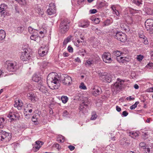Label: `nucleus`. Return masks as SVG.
I'll use <instances>...</instances> for the list:
<instances>
[{
    "label": "nucleus",
    "instance_id": "c85d7f7f",
    "mask_svg": "<svg viewBox=\"0 0 153 153\" xmlns=\"http://www.w3.org/2000/svg\"><path fill=\"white\" fill-rule=\"evenodd\" d=\"M37 114V115H33L32 118V121L34 123L37 122V119L38 118L37 116H39V114H39L38 113Z\"/></svg>",
    "mask_w": 153,
    "mask_h": 153
},
{
    "label": "nucleus",
    "instance_id": "f8f14e48",
    "mask_svg": "<svg viewBox=\"0 0 153 153\" xmlns=\"http://www.w3.org/2000/svg\"><path fill=\"white\" fill-rule=\"evenodd\" d=\"M88 108V105L85 104L84 102H82L80 104L79 108L80 112L84 114L88 111L87 109Z\"/></svg>",
    "mask_w": 153,
    "mask_h": 153
},
{
    "label": "nucleus",
    "instance_id": "c756f323",
    "mask_svg": "<svg viewBox=\"0 0 153 153\" xmlns=\"http://www.w3.org/2000/svg\"><path fill=\"white\" fill-rule=\"evenodd\" d=\"M133 2L138 6H140L142 4V0H133Z\"/></svg>",
    "mask_w": 153,
    "mask_h": 153
},
{
    "label": "nucleus",
    "instance_id": "aec40b11",
    "mask_svg": "<svg viewBox=\"0 0 153 153\" xmlns=\"http://www.w3.org/2000/svg\"><path fill=\"white\" fill-rule=\"evenodd\" d=\"M35 146L33 147V148H35L36 149L34 152H36L39 150L41 146L43 144V143L42 141L38 140L35 142Z\"/></svg>",
    "mask_w": 153,
    "mask_h": 153
},
{
    "label": "nucleus",
    "instance_id": "e2e57ef3",
    "mask_svg": "<svg viewBox=\"0 0 153 153\" xmlns=\"http://www.w3.org/2000/svg\"><path fill=\"white\" fill-rule=\"evenodd\" d=\"M28 30L29 32L30 33H32L33 32V29L30 27H29L28 28Z\"/></svg>",
    "mask_w": 153,
    "mask_h": 153
},
{
    "label": "nucleus",
    "instance_id": "20e7f679",
    "mask_svg": "<svg viewBox=\"0 0 153 153\" xmlns=\"http://www.w3.org/2000/svg\"><path fill=\"white\" fill-rule=\"evenodd\" d=\"M6 65L7 69L8 71L14 72L17 69V63L15 62L6 61Z\"/></svg>",
    "mask_w": 153,
    "mask_h": 153
},
{
    "label": "nucleus",
    "instance_id": "de8ad7c7",
    "mask_svg": "<svg viewBox=\"0 0 153 153\" xmlns=\"http://www.w3.org/2000/svg\"><path fill=\"white\" fill-rule=\"evenodd\" d=\"M34 36H33V35L32 34L30 37V39L32 40H33L35 41H36L37 40V39L38 38V37H35Z\"/></svg>",
    "mask_w": 153,
    "mask_h": 153
},
{
    "label": "nucleus",
    "instance_id": "f704fd0d",
    "mask_svg": "<svg viewBox=\"0 0 153 153\" xmlns=\"http://www.w3.org/2000/svg\"><path fill=\"white\" fill-rule=\"evenodd\" d=\"M4 121V119L3 118H0V128H3L4 126L3 123Z\"/></svg>",
    "mask_w": 153,
    "mask_h": 153
},
{
    "label": "nucleus",
    "instance_id": "f03ea898",
    "mask_svg": "<svg viewBox=\"0 0 153 153\" xmlns=\"http://www.w3.org/2000/svg\"><path fill=\"white\" fill-rule=\"evenodd\" d=\"M30 49L29 48H23V51H22V54L20 58L23 61H27L31 58Z\"/></svg>",
    "mask_w": 153,
    "mask_h": 153
},
{
    "label": "nucleus",
    "instance_id": "58836bf2",
    "mask_svg": "<svg viewBox=\"0 0 153 153\" xmlns=\"http://www.w3.org/2000/svg\"><path fill=\"white\" fill-rule=\"evenodd\" d=\"M97 117V115L96 114V113L94 112H93L92 113V116L91 119V120H95L96 119Z\"/></svg>",
    "mask_w": 153,
    "mask_h": 153
},
{
    "label": "nucleus",
    "instance_id": "4468645a",
    "mask_svg": "<svg viewBox=\"0 0 153 153\" xmlns=\"http://www.w3.org/2000/svg\"><path fill=\"white\" fill-rule=\"evenodd\" d=\"M19 115L17 113L15 114L14 113L10 112L8 115L7 117L10 119L11 121L16 120L18 119Z\"/></svg>",
    "mask_w": 153,
    "mask_h": 153
},
{
    "label": "nucleus",
    "instance_id": "4be33fe9",
    "mask_svg": "<svg viewBox=\"0 0 153 153\" xmlns=\"http://www.w3.org/2000/svg\"><path fill=\"white\" fill-rule=\"evenodd\" d=\"M117 60L120 62H122V63H124L126 62H129L130 60V59L129 56H121L120 57H118L117 59Z\"/></svg>",
    "mask_w": 153,
    "mask_h": 153
},
{
    "label": "nucleus",
    "instance_id": "37998d69",
    "mask_svg": "<svg viewBox=\"0 0 153 153\" xmlns=\"http://www.w3.org/2000/svg\"><path fill=\"white\" fill-rule=\"evenodd\" d=\"M111 24L110 20L107 19L104 22V25L105 26H108Z\"/></svg>",
    "mask_w": 153,
    "mask_h": 153
},
{
    "label": "nucleus",
    "instance_id": "f3484780",
    "mask_svg": "<svg viewBox=\"0 0 153 153\" xmlns=\"http://www.w3.org/2000/svg\"><path fill=\"white\" fill-rule=\"evenodd\" d=\"M14 106L15 107H17L19 110H20L22 109V107L23 106V104L22 101L21 100L18 99V100H16L15 102Z\"/></svg>",
    "mask_w": 153,
    "mask_h": 153
},
{
    "label": "nucleus",
    "instance_id": "0e129e2a",
    "mask_svg": "<svg viewBox=\"0 0 153 153\" xmlns=\"http://www.w3.org/2000/svg\"><path fill=\"white\" fill-rule=\"evenodd\" d=\"M68 112H67L66 111H65L63 112V116L64 117H66L68 115Z\"/></svg>",
    "mask_w": 153,
    "mask_h": 153
},
{
    "label": "nucleus",
    "instance_id": "49530a36",
    "mask_svg": "<svg viewBox=\"0 0 153 153\" xmlns=\"http://www.w3.org/2000/svg\"><path fill=\"white\" fill-rule=\"evenodd\" d=\"M53 146L55 147L57 149L59 150L60 149L61 147H59V145L58 143H56L53 145Z\"/></svg>",
    "mask_w": 153,
    "mask_h": 153
},
{
    "label": "nucleus",
    "instance_id": "b1692460",
    "mask_svg": "<svg viewBox=\"0 0 153 153\" xmlns=\"http://www.w3.org/2000/svg\"><path fill=\"white\" fill-rule=\"evenodd\" d=\"M42 82L41 83L39 84L38 87L40 88L39 90L42 93H45L48 92V89L45 86L42 85Z\"/></svg>",
    "mask_w": 153,
    "mask_h": 153
},
{
    "label": "nucleus",
    "instance_id": "72a5a7b5",
    "mask_svg": "<svg viewBox=\"0 0 153 153\" xmlns=\"http://www.w3.org/2000/svg\"><path fill=\"white\" fill-rule=\"evenodd\" d=\"M61 100L64 103H66L68 101V98L66 96H63L61 97Z\"/></svg>",
    "mask_w": 153,
    "mask_h": 153
},
{
    "label": "nucleus",
    "instance_id": "a211bd4d",
    "mask_svg": "<svg viewBox=\"0 0 153 153\" xmlns=\"http://www.w3.org/2000/svg\"><path fill=\"white\" fill-rule=\"evenodd\" d=\"M128 52V51H125V52L124 51H123L122 52H121L120 51H113V53L114 55L117 56V59L118 57H120V56L121 55H122V56H123V54H126Z\"/></svg>",
    "mask_w": 153,
    "mask_h": 153
},
{
    "label": "nucleus",
    "instance_id": "5701e85b",
    "mask_svg": "<svg viewBox=\"0 0 153 153\" xmlns=\"http://www.w3.org/2000/svg\"><path fill=\"white\" fill-rule=\"evenodd\" d=\"M120 26L121 29L123 30L128 32L130 30L129 27L125 24L121 23Z\"/></svg>",
    "mask_w": 153,
    "mask_h": 153
},
{
    "label": "nucleus",
    "instance_id": "bb28decb",
    "mask_svg": "<svg viewBox=\"0 0 153 153\" xmlns=\"http://www.w3.org/2000/svg\"><path fill=\"white\" fill-rule=\"evenodd\" d=\"M5 37V33L4 30H0V40L3 39Z\"/></svg>",
    "mask_w": 153,
    "mask_h": 153
},
{
    "label": "nucleus",
    "instance_id": "864d4df0",
    "mask_svg": "<svg viewBox=\"0 0 153 153\" xmlns=\"http://www.w3.org/2000/svg\"><path fill=\"white\" fill-rule=\"evenodd\" d=\"M27 109H29L30 108L33 109V107L32 104H29L27 105Z\"/></svg>",
    "mask_w": 153,
    "mask_h": 153
},
{
    "label": "nucleus",
    "instance_id": "473e14b6",
    "mask_svg": "<svg viewBox=\"0 0 153 153\" xmlns=\"http://www.w3.org/2000/svg\"><path fill=\"white\" fill-rule=\"evenodd\" d=\"M7 9V5L4 4H2L1 5V6L0 7V11L6 10Z\"/></svg>",
    "mask_w": 153,
    "mask_h": 153
},
{
    "label": "nucleus",
    "instance_id": "9b49d317",
    "mask_svg": "<svg viewBox=\"0 0 153 153\" xmlns=\"http://www.w3.org/2000/svg\"><path fill=\"white\" fill-rule=\"evenodd\" d=\"M27 97L28 99L30 100L33 102H35L37 99V97L35 94L30 92L27 94Z\"/></svg>",
    "mask_w": 153,
    "mask_h": 153
},
{
    "label": "nucleus",
    "instance_id": "5fc2aeb1",
    "mask_svg": "<svg viewBox=\"0 0 153 153\" xmlns=\"http://www.w3.org/2000/svg\"><path fill=\"white\" fill-rule=\"evenodd\" d=\"M86 0H77V4L79 5H81L82 3L84 2Z\"/></svg>",
    "mask_w": 153,
    "mask_h": 153
},
{
    "label": "nucleus",
    "instance_id": "052dcab7",
    "mask_svg": "<svg viewBox=\"0 0 153 153\" xmlns=\"http://www.w3.org/2000/svg\"><path fill=\"white\" fill-rule=\"evenodd\" d=\"M25 115V118H27V119H29L30 117V114H24Z\"/></svg>",
    "mask_w": 153,
    "mask_h": 153
},
{
    "label": "nucleus",
    "instance_id": "603ef678",
    "mask_svg": "<svg viewBox=\"0 0 153 153\" xmlns=\"http://www.w3.org/2000/svg\"><path fill=\"white\" fill-rule=\"evenodd\" d=\"M68 50L69 52H73V49L71 47L69 46L68 48Z\"/></svg>",
    "mask_w": 153,
    "mask_h": 153
},
{
    "label": "nucleus",
    "instance_id": "393cba45",
    "mask_svg": "<svg viewBox=\"0 0 153 153\" xmlns=\"http://www.w3.org/2000/svg\"><path fill=\"white\" fill-rule=\"evenodd\" d=\"M102 78L104 79V81L106 82H107L109 83L111 82L112 80V79L110 75H105L102 76Z\"/></svg>",
    "mask_w": 153,
    "mask_h": 153
},
{
    "label": "nucleus",
    "instance_id": "6ab92c4d",
    "mask_svg": "<svg viewBox=\"0 0 153 153\" xmlns=\"http://www.w3.org/2000/svg\"><path fill=\"white\" fill-rule=\"evenodd\" d=\"M90 22L88 21H81L79 24V26L83 28H86L89 25Z\"/></svg>",
    "mask_w": 153,
    "mask_h": 153
},
{
    "label": "nucleus",
    "instance_id": "412c9836",
    "mask_svg": "<svg viewBox=\"0 0 153 153\" xmlns=\"http://www.w3.org/2000/svg\"><path fill=\"white\" fill-rule=\"evenodd\" d=\"M48 51L43 47H41L38 51V53L39 55L41 56H43L46 54Z\"/></svg>",
    "mask_w": 153,
    "mask_h": 153
},
{
    "label": "nucleus",
    "instance_id": "dca6fc26",
    "mask_svg": "<svg viewBox=\"0 0 153 153\" xmlns=\"http://www.w3.org/2000/svg\"><path fill=\"white\" fill-rule=\"evenodd\" d=\"M32 79L33 81L39 83V84L42 82L41 78L40 75L38 74L37 75L36 74H34L33 75L32 77Z\"/></svg>",
    "mask_w": 153,
    "mask_h": 153
},
{
    "label": "nucleus",
    "instance_id": "ea45409f",
    "mask_svg": "<svg viewBox=\"0 0 153 153\" xmlns=\"http://www.w3.org/2000/svg\"><path fill=\"white\" fill-rule=\"evenodd\" d=\"M144 57L143 56L141 55H140L137 56V60L139 61H140L143 59Z\"/></svg>",
    "mask_w": 153,
    "mask_h": 153
},
{
    "label": "nucleus",
    "instance_id": "39448f33",
    "mask_svg": "<svg viewBox=\"0 0 153 153\" xmlns=\"http://www.w3.org/2000/svg\"><path fill=\"white\" fill-rule=\"evenodd\" d=\"M59 80L60 82L66 85H70L72 82L71 77L66 74H62Z\"/></svg>",
    "mask_w": 153,
    "mask_h": 153
},
{
    "label": "nucleus",
    "instance_id": "a18cd8bd",
    "mask_svg": "<svg viewBox=\"0 0 153 153\" xmlns=\"http://www.w3.org/2000/svg\"><path fill=\"white\" fill-rule=\"evenodd\" d=\"M144 149V152L145 153H150V148L147 147V146L145 147L143 149Z\"/></svg>",
    "mask_w": 153,
    "mask_h": 153
},
{
    "label": "nucleus",
    "instance_id": "13d9d810",
    "mask_svg": "<svg viewBox=\"0 0 153 153\" xmlns=\"http://www.w3.org/2000/svg\"><path fill=\"white\" fill-rule=\"evenodd\" d=\"M48 63L46 62H42V67L43 68L45 67L48 65Z\"/></svg>",
    "mask_w": 153,
    "mask_h": 153
},
{
    "label": "nucleus",
    "instance_id": "4c0bfd02",
    "mask_svg": "<svg viewBox=\"0 0 153 153\" xmlns=\"http://www.w3.org/2000/svg\"><path fill=\"white\" fill-rule=\"evenodd\" d=\"M142 39V41L144 44L146 45L149 44L148 41L147 40V38L145 37L144 38H143Z\"/></svg>",
    "mask_w": 153,
    "mask_h": 153
},
{
    "label": "nucleus",
    "instance_id": "a878e982",
    "mask_svg": "<svg viewBox=\"0 0 153 153\" xmlns=\"http://www.w3.org/2000/svg\"><path fill=\"white\" fill-rule=\"evenodd\" d=\"M94 63V61L89 59L86 61L85 63V65L86 67H90L93 65Z\"/></svg>",
    "mask_w": 153,
    "mask_h": 153
},
{
    "label": "nucleus",
    "instance_id": "f257e3e1",
    "mask_svg": "<svg viewBox=\"0 0 153 153\" xmlns=\"http://www.w3.org/2000/svg\"><path fill=\"white\" fill-rule=\"evenodd\" d=\"M47 83L48 87L52 89H58L60 86L59 80L53 73H50L48 75Z\"/></svg>",
    "mask_w": 153,
    "mask_h": 153
},
{
    "label": "nucleus",
    "instance_id": "c03bdc74",
    "mask_svg": "<svg viewBox=\"0 0 153 153\" xmlns=\"http://www.w3.org/2000/svg\"><path fill=\"white\" fill-rule=\"evenodd\" d=\"M146 146V144L144 142H141L140 144H139V146L140 147H141V148L144 149L145 147H146V146Z\"/></svg>",
    "mask_w": 153,
    "mask_h": 153
},
{
    "label": "nucleus",
    "instance_id": "2f4dec72",
    "mask_svg": "<svg viewBox=\"0 0 153 153\" xmlns=\"http://www.w3.org/2000/svg\"><path fill=\"white\" fill-rule=\"evenodd\" d=\"M130 136L134 139L137 138L138 136V134L136 132H132L130 133Z\"/></svg>",
    "mask_w": 153,
    "mask_h": 153
},
{
    "label": "nucleus",
    "instance_id": "69168bd1",
    "mask_svg": "<svg viewBox=\"0 0 153 153\" xmlns=\"http://www.w3.org/2000/svg\"><path fill=\"white\" fill-rule=\"evenodd\" d=\"M128 10L131 14L134 13L135 12V10L134 9L131 8H129Z\"/></svg>",
    "mask_w": 153,
    "mask_h": 153
},
{
    "label": "nucleus",
    "instance_id": "e433bc0d",
    "mask_svg": "<svg viewBox=\"0 0 153 153\" xmlns=\"http://www.w3.org/2000/svg\"><path fill=\"white\" fill-rule=\"evenodd\" d=\"M79 88L81 89L85 90L87 89V88L84 84L83 82H81L79 86Z\"/></svg>",
    "mask_w": 153,
    "mask_h": 153
},
{
    "label": "nucleus",
    "instance_id": "8fccbe9b",
    "mask_svg": "<svg viewBox=\"0 0 153 153\" xmlns=\"http://www.w3.org/2000/svg\"><path fill=\"white\" fill-rule=\"evenodd\" d=\"M18 32L19 33L21 32L23 29V27H19L17 28Z\"/></svg>",
    "mask_w": 153,
    "mask_h": 153
},
{
    "label": "nucleus",
    "instance_id": "338daca9",
    "mask_svg": "<svg viewBox=\"0 0 153 153\" xmlns=\"http://www.w3.org/2000/svg\"><path fill=\"white\" fill-rule=\"evenodd\" d=\"M39 32L40 34L41 35L39 36V37L40 38H43L44 37V34L43 32L42 31H41L40 32Z\"/></svg>",
    "mask_w": 153,
    "mask_h": 153
},
{
    "label": "nucleus",
    "instance_id": "bf43d9fd",
    "mask_svg": "<svg viewBox=\"0 0 153 153\" xmlns=\"http://www.w3.org/2000/svg\"><path fill=\"white\" fill-rule=\"evenodd\" d=\"M68 148L70 149V150L72 151L74 149L75 147L73 146L70 145L68 146Z\"/></svg>",
    "mask_w": 153,
    "mask_h": 153
},
{
    "label": "nucleus",
    "instance_id": "423d86ee",
    "mask_svg": "<svg viewBox=\"0 0 153 153\" xmlns=\"http://www.w3.org/2000/svg\"><path fill=\"white\" fill-rule=\"evenodd\" d=\"M11 139V135L5 131L0 130V140L4 142H8Z\"/></svg>",
    "mask_w": 153,
    "mask_h": 153
},
{
    "label": "nucleus",
    "instance_id": "4d7b16f0",
    "mask_svg": "<svg viewBox=\"0 0 153 153\" xmlns=\"http://www.w3.org/2000/svg\"><path fill=\"white\" fill-rule=\"evenodd\" d=\"M79 52L81 53H85L86 54H87L86 50L84 49H82L79 51Z\"/></svg>",
    "mask_w": 153,
    "mask_h": 153
},
{
    "label": "nucleus",
    "instance_id": "9d476101",
    "mask_svg": "<svg viewBox=\"0 0 153 153\" xmlns=\"http://www.w3.org/2000/svg\"><path fill=\"white\" fill-rule=\"evenodd\" d=\"M55 6L54 3H51L49 4V8L47 9V12L49 15H51L56 12Z\"/></svg>",
    "mask_w": 153,
    "mask_h": 153
},
{
    "label": "nucleus",
    "instance_id": "7c9ffc66",
    "mask_svg": "<svg viewBox=\"0 0 153 153\" xmlns=\"http://www.w3.org/2000/svg\"><path fill=\"white\" fill-rule=\"evenodd\" d=\"M108 4L105 1L103 2H101L100 3L99 5V7L101 8L105 6H108Z\"/></svg>",
    "mask_w": 153,
    "mask_h": 153
},
{
    "label": "nucleus",
    "instance_id": "680f3d73",
    "mask_svg": "<svg viewBox=\"0 0 153 153\" xmlns=\"http://www.w3.org/2000/svg\"><path fill=\"white\" fill-rule=\"evenodd\" d=\"M94 22L96 24H98L100 22V20L99 18H95L94 19Z\"/></svg>",
    "mask_w": 153,
    "mask_h": 153
},
{
    "label": "nucleus",
    "instance_id": "3c124183",
    "mask_svg": "<svg viewBox=\"0 0 153 153\" xmlns=\"http://www.w3.org/2000/svg\"><path fill=\"white\" fill-rule=\"evenodd\" d=\"M90 13L91 14H94L96 13L97 12V10L95 9L91 10H90Z\"/></svg>",
    "mask_w": 153,
    "mask_h": 153
},
{
    "label": "nucleus",
    "instance_id": "c9c22d12",
    "mask_svg": "<svg viewBox=\"0 0 153 153\" xmlns=\"http://www.w3.org/2000/svg\"><path fill=\"white\" fill-rule=\"evenodd\" d=\"M139 103V102H136L133 105H132L130 107V108L131 110L134 109L137 106V105Z\"/></svg>",
    "mask_w": 153,
    "mask_h": 153
},
{
    "label": "nucleus",
    "instance_id": "7ed1b4c3",
    "mask_svg": "<svg viewBox=\"0 0 153 153\" xmlns=\"http://www.w3.org/2000/svg\"><path fill=\"white\" fill-rule=\"evenodd\" d=\"M69 23L67 19H64L62 21L59 27V31L61 33H64L68 31Z\"/></svg>",
    "mask_w": 153,
    "mask_h": 153
},
{
    "label": "nucleus",
    "instance_id": "774afa93",
    "mask_svg": "<svg viewBox=\"0 0 153 153\" xmlns=\"http://www.w3.org/2000/svg\"><path fill=\"white\" fill-rule=\"evenodd\" d=\"M147 90L148 92H153V87L149 88Z\"/></svg>",
    "mask_w": 153,
    "mask_h": 153
},
{
    "label": "nucleus",
    "instance_id": "6e6d98bb",
    "mask_svg": "<svg viewBox=\"0 0 153 153\" xmlns=\"http://www.w3.org/2000/svg\"><path fill=\"white\" fill-rule=\"evenodd\" d=\"M128 113L126 111H125L123 112L122 115H123L124 117H126L128 115Z\"/></svg>",
    "mask_w": 153,
    "mask_h": 153
},
{
    "label": "nucleus",
    "instance_id": "0eeeda50",
    "mask_svg": "<svg viewBox=\"0 0 153 153\" xmlns=\"http://www.w3.org/2000/svg\"><path fill=\"white\" fill-rule=\"evenodd\" d=\"M124 81L119 78L117 79V81L114 84L113 86V88L114 91H117L121 89L123 87V83Z\"/></svg>",
    "mask_w": 153,
    "mask_h": 153
},
{
    "label": "nucleus",
    "instance_id": "a19ab883",
    "mask_svg": "<svg viewBox=\"0 0 153 153\" xmlns=\"http://www.w3.org/2000/svg\"><path fill=\"white\" fill-rule=\"evenodd\" d=\"M149 136V135L148 132H146L144 133L142 135L143 138L144 140H146L147 138H148Z\"/></svg>",
    "mask_w": 153,
    "mask_h": 153
},
{
    "label": "nucleus",
    "instance_id": "09e8293b",
    "mask_svg": "<svg viewBox=\"0 0 153 153\" xmlns=\"http://www.w3.org/2000/svg\"><path fill=\"white\" fill-rule=\"evenodd\" d=\"M153 67V63H150L149 62L148 64L147 65H146V67L148 68H152Z\"/></svg>",
    "mask_w": 153,
    "mask_h": 153
},
{
    "label": "nucleus",
    "instance_id": "1a4fd4ad",
    "mask_svg": "<svg viewBox=\"0 0 153 153\" xmlns=\"http://www.w3.org/2000/svg\"><path fill=\"white\" fill-rule=\"evenodd\" d=\"M103 61L106 63H110L112 60L111 54L109 53L105 52L102 56Z\"/></svg>",
    "mask_w": 153,
    "mask_h": 153
},
{
    "label": "nucleus",
    "instance_id": "6e6552de",
    "mask_svg": "<svg viewBox=\"0 0 153 153\" xmlns=\"http://www.w3.org/2000/svg\"><path fill=\"white\" fill-rule=\"evenodd\" d=\"M114 37L122 42H125L127 40L126 36V34L120 32H117L113 35Z\"/></svg>",
    "mask_w": 153,
    "mask_h": 153
},
{
    "label": "nucleus",
    "instance_id": "ddd939ff",
    "mask_svg": "<svg viewBox=\"0 0 153 153\" xmlns=\"http://www.w3.org/2000/svg\"><path fill=\"white\" fill-rule=\"evenodd\" d=\"M153 19H149L146 20L145 23V26L147 30L150 29L153 26Z\"/></svg>",
    "mask_w": 153,
    "mask_h": 153
},
{
    "label": "nucleus",
    "instance_id": "2eb2a0df",
    "mask_svg": "<svg viewBox=\"0 0 153 153\" xmlns=\"http://www.w3.org/2000/svg\"><path fill=\"white\" fill-rule=\"evenodd\" d=\"M102 92L101 89L100 87H96L93 89L92 94L94 96L96 97L101 94Z\"/></svg>",
    "mask_w": 153,
    "mask_h": 153
},
{
    "label": "nucleus",
    "instance_id": "79ce46f5",
    "mask_svg": "<svg viewBox=\"0 0 153 153\" xmlns=\"http://www.w3.org/2000/svg\"><path fill=\"white\" fill-rule=\"evenodd\" d=\"M139 36L140 38L141 39L143 38H144V37H146L144 35V34L143 31H140L139 33Z\"/></svg>",
    "mask_w": 153,
    "mask_h": 153
},
{
    "label": "nucleus",
    "instance_id": "cd10ccee",
    "mask_svg": "<svg viewBox=\"0 0 153 153\" xmlns=\"http://www.w3.org/2000/svg\"><path fill=\"white\" fill-rule=\"evenodd\" d=\"M9 13L7 12L6 10L2 11H0V15L1 17H4L5 16H9Z\"/></svg>",
    "mask_w": 153,
    "mask_h": 153
}]
</instances>
